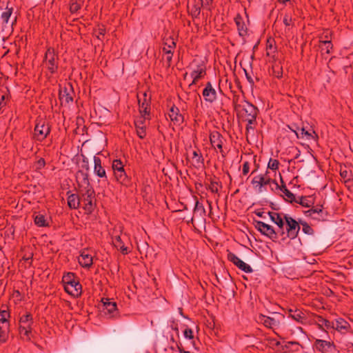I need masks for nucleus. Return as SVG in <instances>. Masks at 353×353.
<instances>
[{
  "label": "nucleus",
  "instance_id": "f257e3e1",
  "mask_svg": "<svg viewBox=\"0 0 353 353\" xmlns=\"http://www.w3.org/2000/svg\"><path fill=\"white\" fill-rule=\"evenodd\" d=\"M236 112L239 117L248 122L245 127L246 134L249 133L250 130H254L256 124V119L259 113L258 108L251 103L245 102L242 104L241 108L236 111Z\"/></svg>",
  "mask_w": 353,
  "mask_h": 353
},
{
  "label": "nucleus",
  "instance_id": "f03ea898",
  "mask_svg": "<svg viewBox=\"0 0 353 353\" xmlns=\"http://www.w3.org/2000/svg\"><path fill=\"white\" fill-rule=\"evenodd\" d=\"M33 323L32 315L29 312L20 317L19 332L23 339L30 340Z\"/></svg>",
  "mask_w": 353,
  "mask_h": 353
},
{
  "label": "nucleus",
  "instance_id": "7ed1b4c3",
  "mask_svg": "<svg viewBox=\"0 0 353 353\" xmlns=\"http://www.w3.org/2000/svg\"><path fill=\"white\" fill-rule=\"evenodd\" d=\"M43 63L51 74L57 72L59 57L53 48H48L45 53Z\"/></svg>",
  "mask_w": 353,
  "mask_h": 353
},
{
  "label": "nucleus",
  "instance_id": "20e7f679",
  "mask_svg": "<svg viewBox=\"0 0 353 353\" xmlns=\"http://www.w3.org/2000/svg\"><path fill=\"white\" fill-rule=\"evenodd\" d=\"M51 125L49 122L40 119L37 121L34 129V139L37 141H43L50 133Z\"/></svg>",
  "mask_w": 353,
  "mask_h": 353
},
{
  "label": "nucleus",
  "instance_id": "39448f33",
  "mask_svg": "<svg viewBox=\"0 0 353 353\" xmlns=\"http://www.w3.org/2000/svg\"><path fill=\"white\" fill-rule=\"evenodd\" d=\"M283 218L286 224L287 237H289L290 240L295 239L301 230L299 220L296 221L288 214H283Z\"/></svg>",
  "mask_w": 353,
  "mask_h": 353
},
{
  "label": "nucleus",
  "instance_id": "423d86ee",
  "mask_svg": "<svg viewBox=\"0 0 353 353\" xmlns=\"http://www.w3.org/2000/svg\"><path fill=\"white\" fill-rule=\"evenodd\" d=\"M9 2L6 3V6L4 10L1 14V21L2 23L3 31L5 30H12V26L17 23V17H14L12 19V14L13 12V8L9 7Z\"/></svg>",
  "mask_w": 353,
  "mask_h": 353
},
{
  "label": "nucleus",
  "instance_id": "0eeeda50",
  "mask_svg": "<svg viewBox=\"0 0 353 353\" xmlns=\"http://www.w3.org/2000/svg\"><path fill=\"white\" fill-rule=\"evenodd\" d=\"M81 202L83 203V209L86 213L90 214L94 210V203L92 199L95 196V192L93 188L87 190H80Z\"/></svg>",
  "mask_w": 353,
  "mask_h": 353
},
{
  "label": "nucleus",
  "instance_id": "6e6552de",
  "mask_svg": "<svg viewBox=\"0 0 353 353\" xmlns=\"http://www.w3.org/2000/svg\"><path fill=\"white\" fill-rule=\"evenodd\" d=\"M255 228L263 236L269 238L274 242L278 240V234L273 226L267 224L261 221H254Z\"/></svg>",
  "mask_w": 353,
  "mask_h": 353
},
{
  "label": "nucleus",
  "instance_id": "1a4fd4ad",
  "mask_svg": "<svg viewBox=\"0 0 353 353\" xmlns=\"http://www.w3.org/2000/svg\"><path fill=\"white\" fill-rule=\"evenodd\" d=\"M268 171H266L265 174H259L253 177L251 183L253 185L254 189L256 190L259 192H262L265 190L264 187L268 185H270L276 183V180L271 179L268 176L267 174Z\"/></svg>",
  "mask_w": 353,
  "mask_h": 353
},
{
  "label": "nucleus",
  "instance_id": "9d476101",
  "mask_svg": "<svg viewBox=\"0 0 353 353\" xmlns=\"http://www.w3.org/2000/svg\"><path fill=\"white\" fill-rule=\"evenodd\" d=\"M139 112L142 116H150V97L146 92L137 94Z\"/></svg>",
  "mask_w": 353,
  "mask_h": 353
},
{
  "label": "nucleus",
  "instance_id": "9b49d317",
  "mask_svg": "<svg viewBox=\"0 0 353 353\" xmlns=\"http://www.w3.org/2000/svg\"><path fill=\"white\" fill-rule=\"evenodd\" d=\"M225 141L222 134L218 131H213L210 134V141L212 147L219 150L221 156L225 158L226 153L223 150V144Z\"/></svg>",
  "mask_w": 353,
  "mask_h": 353
},
{
  "label": "nucleus",
  "instance_id": "f8f14e48",
  "mask_svg": "<svg viewBox=\"0 0 353 353\" xmlns=\"http://www.w3.org/2000/svg\"><path fill=\"white\" fill-rule=\"evenodd\" d=\"M163 44L167 47L164 46L162 48V51L165 54H167L166 60L168 63V66H170L172 62V56L174 53L172 50L176 48V42L174 41V39L172 37H169L168 38H164Z\"/></svg>",
  "mask_w": 353,
  "mask_h": 353
},
{
  "label": "nucleus",
  "instance_id": "ddd939ff",
  "mask_svg": "<svg viewBox=\"0 0 353 353\" xmlns=\"http://www.w3.org/2000/svg\"><path fill=\"white\" fill-rule=\"evenodd\" d=\"M88 172L84 170H78L76 173V180L80 190L93 188L89 181Z\"/></svg>",
  "mask_w": 353,
  "mask_h": 353
},
{
  "label": "nucleus",
  "instance_id": "4468645a",
  "mask_svg": "<svg viewBox=\"0 0 353 353\" xmlns=\"http://www.w3.org/2000/svg\"><path fill=\"white\" fill-rule=\"evenodd\" d=\"M228 259L234 263L239 269L245 273H251L253 272V269L250 265L243 262L235 254L232 252H229L228 254Z\"/></svg>",
  "mask_w": 353,
  "mask_h": 353
},
{
  "label": "nucleus",
  "instance_id": "2eb2a0df",
  "mask_svg": "<svg viewBox=\"0 0 353 353\" xmlns=\"http://www.w3.org/2000/svg\"><path fill=\"white\" fill-rule=\"evenodd\" d=\"M202 95L206 102L212 103L216 100L217 93L216 90L212 87L211 82L208 81L206 83L202 92Z\"/></svg>",
  "mask_w": 353,
  "mask_h": 353
},
{
  "label": "nucleus",
  "instance_id": "dca6fc26",
  "mask_svg": "<svg viewBox=\"0 0 353 353\" xmlns=\"http://www.w3.org/2000/svg\"><path fill=\"white\" fill-rule=\"evenodd\" d=\"M274 345L276 346H281V350L283 352H299L301 348H303L302 345L297 341H288L284 345H281L280 341H276Z\"/></svg>",
  "mask_w": 353,
  "mask_h": 353
},
{
  "label": "nucleus",
  "instance_id": "f3484780",
  "mask_svg": "<svg viewBox=\"0 0 353 353\" xmlns=\"http://www.w3.org/2000/svg\"><path fill=\"white\" fill-rule=\"evenodd\" d=\"M281 184L280 185L277 182L274 183V185H276V190H280L283 193L281 196H283L285 201L292 203L293 201H295V195L287 188L285 183L283 181L281 176Z\"/></svg>",
  "mask_w": 353,
  "mask_h": 353
},
{
  "label": "nucleus",
  "instance_id": "a211bd4d",
  "mask_svg": "<svg viewBox=\"0 0 353 353\" xmlns=\"http://www.w3.org/2000/svg\"><path fill=\"white\" fill-rule=\"evenodd\" d=\"M64 290L68 294L74 297H78L81 294L82 286L80 283L75 279L69 285H65Z\"/></svg>",
  "mask_w": 353,
  "mask_h": 353
},
{
  "label": "nucleus",
  "instance_id": "6ab92c4d",
  "mask_svg": "<svg viewBox=\"0 0 353 353\" xmlns=\"http://www.w3.org/2000/svg\"><path fill=\"white\" fill-rule=\"evenodd\" d=\"M101 302L103 303V310L105 314H108L111 316H114L117 314V306L115 302L111 301L108 298H103Z\"/></svg>",
  "mask_w": 353,
  "mask_h": 353
},
{
  "label": "nucleus",
  "instance_id": "aec40b11",
  "mask_svg": "<svg viewBox=\"0 0 353 353\" xmlns=\"http://www.w3.org/2000/svg\"><path fill=\"white\" fill-rule=\"evenodd\" d=\"M168 115L171 121L175 125H180L183 123V116L180 113L179 109L174 105H172V106L170 108Z\"/></svg>",
  "mask_w": 353,
  "mask_h": 353
},
{
  "label": "nucleus",
  "instance_id": "412c9836",
  "mask_svg": "<svg viewBox=\"0 0 353 353\" xmlns=\"http://www.w3.org/2000/svg\"><path fill=\"white\" fill-rule=\"evenodd\" d=\"M234 22L236 23L239 35L244 38L248 35V29L245 24L243 18L240 14H237L234 17Z\"/></svg>",
  "mask_w": 353,
  "mask_h": 353
},
{
  "label": "nucleus",
  "instance_id": "4be33fe9",
  "mask_svg": "<svg viewBox=\"0 0 353 353\" xmlns=\"http://www.w3.org/2000/svg\"><path fill=\"white\" fill-rule=\"evenodd\" d=\"M314 345L316 349L322 353L325 351L334 352L335 350V346L333 343L324 340L316 339Z\"/></svg>",
  "mask_w": 353,
  "mask_h": 353
},
{
  "label": "nucleus",
  "instance_id": "5701e85b",
  "mask_svg": "<svg viewBox=\"0 0 353 353\" xmlns=\"http://www.w3.org/2000/svg\"><path fill=\"white\" fill-rule=\"evenodd\" d=\"M146 119H148V117L142 116L134 121L137 134L141 139H144L146 136L145 126L144 125Z\"/></svg>",
  "mask_w": 353,
  "mask_h": 353
},
{
  "label": "nucleus",
  "instance_id": "b1692460",
  "mask_svg": "<svg viewBox=\"0 0 353 353\" xmlns=\"http://www.w3.org/2000/svg\"><path fill=\"white\" fill-rule=\"evenodd\" d=\"M59 99L62 105H69L70 103L73 101V97L72 96V94L65 87L61 88L59 89Z\"/></svg>",
  "mask_w": 353,
  "mask_h": 353
},
{
  "label": "nucleus",
  "instance_id": "393cba45",
  "mask_svg": "<svg viewBox=\"0 0 353 353\" xmlns=\"http://www.w3.org/2000/svg\"><path fill=\"white\" fill-rule=\"evenodd\" d=\"M206 74V68L203 64L198 65L196 69H194L190 74L191 77L193 78V81L192 83L190 85L191 86L193 84H196L197 81L203 78Z\"/></svg>",
  "mask_w": 353,
  "mask_h": 353
},
{
  "label": "nucleus",
  "instance_id": "a878e982",
  "mask_svg": "<svg viewBox=\"0 0 353 353\" xmlns=\"http://www.w3.org/2000/svg\"><path fill=\"white\" fill-rule=\"evenodd\" d=\"M334 326L332 328L335 329L341 334H345L350 330V323L342 318L336 319L335 322H334Z\"/></svg>",
  "mask_w": 353,
  "mask_h": 353
},
{
  "label": "nucleus",
  "instance_id": "bb28decb",
  "mask_svg": "<svg viewBox=\"0 0 353 353\" xmlns=\"http://www.w3.org/2000/svg\"><path fill=\"white\" fill-rule=\"evenodd\" d=\"M305 214L307 216H310L314 219H317L319 221L323 220L324 216H323V206H316L313 207L311 209L305 212Z\"/></svg>",
  "mask_w": 353,
  "mask_h": 353
},
{
  "label": "nucleus",
  "instance_id": "cd10ccee",
  "mask_svg": "<svg viewBox=\"0 0 353 353\" xmlns=\"http://www.w3.org/2000/svg\"><path fill=\"white\" fill-rule=\"evenodd\" d=\"M79 263L83 268H89L93 263L92 256L88 253L87 250H83L79 258Z\"/></svg>",
  "mask_w": 353,
  "mask_h": 353
},
{
  "label": "nucleus",
  "instance_id": "c85d7f7f",
  "mask_svg": "<svg viewBox=\"0 0 353 353\" xmlns=\"http://www.w3.org/2000/svg\"><path fill=\"white\" fill-rule=\"evenodd\" d=\"M94 172L100 178L107 179L106 172L104 168L101 165V160L99 157H94Z\"/></svg>",
  "mask_w": 353,
  "mask_h": 353
},
{
  "label": "nucleus",
  "instance_id": "c756f323",
  "mask_svg": "<svg viewBox=\"0 0 353 353\" xmlns=\"http://www.w3.org/2000/svg\"><path fill=\"white\" fill-rule=\"evenodd\" d=\"M116 180L121 184L128 186L130 184V178L127 175L124 169L120 170L114 173Z\"/></svg>",
  "mask_w": 353,
  "mask_h": 353
},
{
  "label": "nucleus",
  "instance_id": "7c9ffc66",
  "mask_svg": "<svg viewBox=\"0 0 353 353\" xmlns=\"http://www.w3.org/2000/svg\"><path fill=\"white\" fill-rule=\"evenodd\" d=\"M268 215L270 220L275 223L278 227H281L285 225V219L283 218V213H278L273 212H268Z\"/></svg>",
  "mask_w": 353,
  "mask_h": 353
},
{
  "label": "nucleus",
  "instance_id": "2f4dec72",
  "mask_svg": "<svg viewBox=\"0 0 353 353\" xmlns=\"http://www.w3.org/2000/svg\"><path fill=\"white\" fill-rule=\"evenodd\" d=\"M10 333V323L0 322V342L6 343L8 339Z\"/></svg>",
  "mask_w": 353,
  "mask_h": 353
},
{
  "label": "nucleus",
  "instance_id": "473e14b6",
  "mask_svg": "<svg viewBox=\"0 0 353 353\" xmlns=\"http://www.w3.org/2000/svg\"><path fill=\"white\" fill-rule=\"evenodd\" d=\"M81 198L79 194H72L68 197V205L71 209H77L80 207Z\"/></svg>",
  "mask_w": 353,
  "mask_h": 353
},
{
  "label": "nucleus",
  "instance_id": "72a5a7b5",
  "mask_svg": "<svg viewBox=\"0 0 353 353\" xmlns=\"http://www.w3.org/2000/svg\"><path fill=\"white\" fill-rule=\"evenodd\" d=\"M271 70L272 72L270 71V73L274 77L279 79L283 77V66L281 62H274L272 65Z\"/></svg>",
  "mask_w": 353,
  "mask_h": 353
},
{
  "label": "nucleus",
  "instance_id": "f704fd0d",
  "mask_svg": "<svg viewBox=\"0 0 353 353\" xmlns=\"http://www.w3.org/2000/svg\"><path fill=\"white\" fill-rule=\"evenodd\" d=\"M258 321L261 323L266 327L272 328L273 325H275L276 323V320L274 318H271L270 316H266L263 314H259L258 316Z\"/></svg>",
  "mask_w": 353,
  "mask_h": 353
},
{
  "label": "nucleus",
  "instance_id": "c9c22d12",
  "mask_svg": "<svg viewBox=\"0 0 353 353\" xmlns=\"http://www.w3.org/2000/svg\"><path fill=\"white\" fill-rule=\"evenodd\" d=\"M195 199L196 202L193 210L194 215L199 216L204 219L206 213L205 209L203 205L198 201L196 197H195Z\"/></svg>",
  "mask_w": 353,
  "mask_h": 353
},
{
  "label": "nucleus",
  "instance_id": "e433bc0d",
  "mask_svg": "<svg viewBox=\"0 0 353 353\" xmlns=\"http://www.w3.org/2000/svg\"><path fill=\"white\" fill-rule=\"evenodd\" d=\"M192 159L194 160V167L199 168L204 165V159L199 150L193 151Z\"/></svg>",
  "mask_w": 353,
  "mask_h": 353
},
{
  "label": "nucleus",
  "instance_id": "4c0bfd02",
  "mask_svg": "<svg viewBox=\"0 0 353 353\" xmlns=\"http://www.w3.org/2000/svg\"><path fill=\"white\" fill-rule=\"evenodd\" d=\"M113 244L123 254H128V248L125 246L124 243L123 242L120 236H116L113 239Z\"/></svg>",
  "mask_w": 353,
  "mask_h": 353
},
{
  "label": "nucleus",
  "instance_id": "58836bf2",
  "mask_svg": "<svg viewBox=\"0 0 353 353\" xmlns=\"http://www.w3.org/2000/svg\"><path fill=\"white\" fill-rule=\"evenodd\" d=\"M245 102H248L245 99L244 96H240L239 94H234L232 98V104L234 105V111H238L241 108L242 104Z\"/></svg>",
  "mask_w": 353,
  "mask_h": 353
},
{
  "label": "nucleus",
  "instance_id": "ea45409f",
  "mask_svg": "<svg viewBox=\"0 0 353 353\" xmlns=\"http://www.w3.org/2000/svg\"><path fill=\"white\" fill-rule=\"evenodd\" d=\"M291 319L301 324L305 323L307 321V316L300 309H298L296 311H295V312H294L291 316Z\"/></svg>",
  "mask_w": 353,
  "mask_h": 353
},
{
  "label": "nucleus",
  "instance_id": "a19ab883",
  "mask_svg": "<svg viewBox=\"0 0 353 353\" xmlns=\"http://www.w3.org/2000/svg\"><path fill=\"white\" fill-rule=\"evenodd\" d=\"M317 321L320 329H323V326H325L327 329L332 328L334 326L333 321L331 322L321 316H317Z\"/></svg>",
  "mask_w": 353,
  "mask_h": 353
},
{
  "label": "nucleus",
  "instance_id": "79ce46f5",
  "mask_svg": "<svg viewBox=\"0 0 353 353\" xmlns=\"http://www.w3.org/2000/svg\"><path fill=\"white\" fill-rule=\"evenodd\" d=\"M274 42V39H272L271 38L268 39L267 40L266 43V55L268 57H272L273 58L275 56L276 52V47L273 46V43Z\"/></svg>",
  "mask_w": 353,
  "mask_h": 353
},
{
  "label": "nucleus",
  "instance_id": "37998d69",
  "mask_svg": "<svg viewBox=\"0 0 353 353\" xmlns=\"http://www.w3.org/2000/svg\"><path fill=\"white\" fill-rule=\"evenodd\" d=\"M8 90L6 88H0V110L6 105Z\"/></svg>",
  "mask_w": 353,
  "mask_h": 353
},
{
  "label": "nucleus",
  "instance_id": "c03bdc74",
  "mask_svg": "<svg viewBox=\"0 0 353 353\" xmlns=\"http://www.w3.org/2000/svg\"><path fill=\"white\" fill-rule=\"evenodd\" d=\"M299 223H301V225H302V231L304 234L307 235H314V229L307 222L299 219Z\"/></svg>",
  "mask_w": 353,
  "mask_h": 353
},
{
  "label": "nucleus",
  "instance_id": "a18cd8bd",
  "mask_svg": "<svg viewBox=\"0 0 353 353\" xmlns=\"http://www.w3.org/2000/svg\"><path fill=\"white\" fill-rule=\"evenodd\" d=\"M34 221L35 225L38 227H46L48 225L45 216L43 214H39L36 215Z\"/></svg>",
  "mask_w": 353,
  "mask_h": 353
},
{
  "label": "nucleus",
  "instance_id": "49530a36",
  "mask_svg": "<svg viewBox=\"0 0 353 353\" xmlns=\"http://www.w3.org/2000/svg\"><path fill=\"white\" fill-rule=\"evenodd\" d=\"M81 8V4L76 0L70 1V11L72 14L77 13Z\"/></svg>",
  "mask_w": 353,
  "mask_h": 353
},
{
  "label": "nucleus",
  "instance_id": "de8ad7c7",
  "mask_svg": "<svg viewBox=\"0 0 353 353\" xmlns=\"http://www.w3.org/2000/svg\"><path fill=\"white\" fill-rule=\"evenodd\" d=\"M293 203L300 204L301 205H302L303 207H305V208L310 207V203L308 201V200L307 199V197L303 196H302L298 199H296L295 197V201H293Z\"/></svg>",
  "mask_w": 353,
  "mask_h": 353
},
{
  "label": "nucleus",
  "instance_id": "09e8293b",
  "mask_svg": "<svg viewBox=\"0 0 353 353\" xmlns=\"http://www.w3.org/2000/svg\"><path fill=\"white\" fill-rule=\"evenodd\" d=\"M279 164L280 163L277 159H274L271 158L270 159L268 163V169L276 171L279 169Z\"/></svg>",
  "mask_w": 353,
  "mask_h": 353
},
{
  "label": "nucleus",
  "instance_id": "8fccbe9b",
  "mask_svg": "<svg viewBox=\"0 0 353 353\" xmlns=\"http://www.w3.org/2000/svg\"><path fill=\"white\" fill-rule=\"evenodd\" d=\"M62 279L65 285H69L72 281L75 280V275L74 273L68 272L63 275Z\"/></svg>",
  "mask_w": 353,
  "mask_h": 353
},
{
  "label": "nucleus",
  "instance_id": "3c124183",
  "mask_svg": "<svg viewBox=\"0 0 353 353\" xmlns=\"http://www.w3.org/2000/svg\"><path fill=\"white\" fill-rule=\"evenodd\" d=\"M112 170L114 173L120 170L124 169L123 162L120 159H115L112 162Z\"/></svg>",
  "mask_w": 353,
  "mask_h": 353
},
{
  "label": "nucleus",
  "instance_id": "603ef678",
  "mask_svg": "<svg viewBox=\"0 0 353 353\" xmlns=\"http://www.w3.org/2000/svg\"><path fill=\"white\" fill-rule=\"evenodd\" d=\"M220 186L221 188V183L219 181L211 180L210 181V185L209 186V190L213 192V193H218L219 189L218 186Z\"/></svg>",
  "mask_w": 353,
  "mask_h": 353
},
{
  "label": "nucleus",
  "instance_id": "864d4df0",
  "mask_svg": "<svg viewBox=\"0 0 353 353\" xmlns=\"http://www.w3.org/2000/svg\"><path fill=\"white\" fill-rule=\"evenodd\" d=\"M10 317V312L7 310H2L0 311V322L5 323H10L8 321V319Z\"/></svg>",
  "mask_w": 353,
  "mask_h": 353
},
{
  "label": "nucleus",
  "instance_id": "5fc2aeb1",
  "mask_svg": "<svg viewBox=\"0 0 353 353\" xmlns=\"http://www.w3.org/2000/svg\"><path fill=\"white\" fill-rule=\"evenodd\" d=\"M340 175L343 179L345 180V182L351 180L352 173L350 171H348L347 169L341 168Z\"/></svg>",
  "mask_w": 353,
  "mask_h": 353
},
{
  "label": "nucleus",
  "instance_id": "6e6d98bb",
  "mask_svg": "<svg viewBox=\"0 0 353 353\" xmlns=\"http://www.w3.org/2000/svg\"><path fill=\"white\" fill-rule=\"evenodd\" d=\"M320 42L325 46V52L327 54H330L333 48V44L331 40H321Z\"/></svg>",
  "mask_w": 353,
  "mask_h": 353
},
{
  "label": "nucleus",
  "instance_id": "4d7b16f0",
  "mask_svg": "<svg viewBox=\"0 0 353 353\" xmlns=\"http://www.w3.org/2000/svg\"><path fill=\"white\" fill-rule=\"evenodd\" d=\"M299 130L301 131L299 132L300 138L303 139V138L305 137L306 139H307V140H310L311 139H314L312 133L310 132L307 130H305L304 128H302Z\"/></svg>",
  "mask_w": 353,
  "mask_h": 353
},
{
  "label": "nucleus",
  "instance_id": "13d9d810",
  "mask_svg": "<svg viewBox=\"0 0 353 353\" xmlns=\"http://www.w3.org/2000/svg\"><path fill=\"white\" fill-rule=\"evenodd\" d=\"M81 156H82V161H81V167L83 170H85L84 172H88L90 170L88 159L84 155L82 154Z\"/></svg>",
  "mask_w": 353,
  "mask_h": 353
},
{
  "label": "nucleus",
  "instance_id": "bf43d9fd",
  "mask_svg": "<svg viewBox=\"0 0 353 353\" xmlns=\"http://www.w3.org/2000/svg\"><path fill=\"white\" fill-rule=\"evenodd\" d=\"M276 232L278 234V236H280L283 241H285L289 239V237H287L286 230L285 231L284 230V225H282V228L278 227L277 231Z\"/></svg>",
  "mask_w": 353,
  "mask_h": 353
},
{
  "label": "nucleus",
  "instance_id": "052dcab7",
  "mask_svg": "<svg viewBox=\"0 0 353 353\" xmlns=\"http://www.w3.org/2000/svg\"><path fill=\"white\" fill-rule=\"evenodd\" d=\"M201 8L198 6H194L191 10V14L193 17H198L200 14Z\"/></svg>",
  "mask_w": 353,
  "mask_h": 353
},
{
  "label": "nucleus",
  "instance_id": "680f3d73",
  "mask_svg": "<svg viewBox=\"0 0 353 353\" xmlns=\"http://www.w3.org/2000/svg\"><path fill=\"white\" fill-rule=\"evenodd\" d=\"M183 334H184L185 338H186V339H193V338H194L193 331L190 328H188V327L186 328L183 332Z\"/></svg>",
  "mask_w": 353,
  "mask_h": 353
},
{
  "label": "nucleus",
  "instance_id": "e2e57ef3",
  "mask_svg": "<svg viewBox=\"0 0 353 353\" xmlns=\"http://www.w3.org/2000/svg\"><path fill=\"white\" fill-rule=\"evenodd\" d=\"M288 128L296 134V136L298 139H300V134L298 132L300 129L296 124H292L291 125H288Z\"/></svg>",
  "mask_w": 353,
  "mask_h": 353
},
{
  "label": "nucleus",
  "instance_id": "0e129e2a",
  "mask_svg": "<svg viewBox=\"0 0 353 353\" xmlns=\"http://www.w3.org/2000/svg\"><path fill=\"white\" fill-rule=\"evenodd\" d=\"M250 171V163L248 161H245L243 164L242 173L243 175H247Z\"/></svg>",
  "mask_w": 353,
  "mask_h": 353
},
{
  "label": "nucleus",
  "instance_id": "69168bd1",
  "mask_svg": "<svg viewBox=\"0 0 353 353\" xmlns=\"http://www.w3.org/2000/svg\"><path fill=\"white\" fill-rule=\"evenodd\" d=\"M45 165H46V161L43 158H40L37 161V170L43 168L45 167Z\"/></svg>",
  "mask_w": 353,
  "mask_h": 353
},
{
  "label": "nucleus",
  "instance_id": "338daca9",
  "mask_svg": "<svg viewBox=\"0 0 353 353\" xmlns=\"http://www.w3.org/2000/svg\"><path fill=\"white\" fill-rule=\"evenodd\" d=\"M291 21H292V17L290 16H289L288 14H285L283 17V23L286 26H288L290 25Z\"/></svg>",
  "mask_w": 353,
  "mask_h": 353
},
{
  "label": "nucleus",
  "instance_id": "774afa93",
  "mask_svg": "<svg viewBox=\"0 0 353 353\" xmlns=\"http://www.w3.org/2000/svg\"><path fill=\"white\" fill-rule=\"evenodd\" d=\"M345 346L348 350L349 352H352V353H353V343H351V342H347L346 344H345Z\"/></svg>",
  "mask_w": 353,
  "mask_h": 353
}]
</instances>
